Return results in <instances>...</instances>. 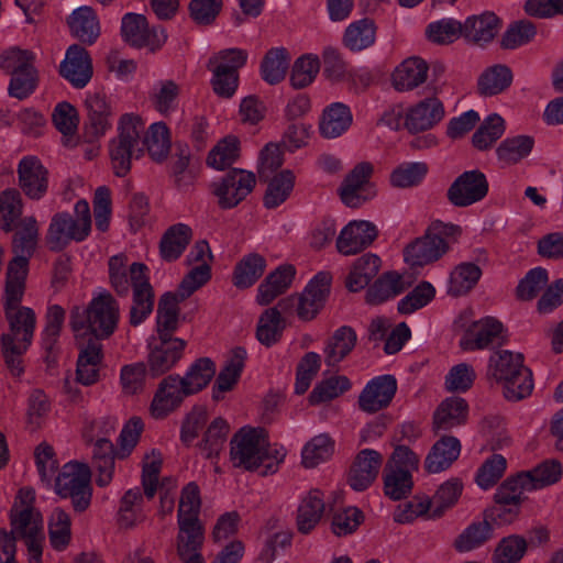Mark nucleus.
I'll return each instance as SVG.
<instances>
[{"instance_id":"f257e3e1","label":"nucleus","mask_w":563,"mask_h":563,"mask_svg":"<svg viewBox=\"0 0 563 563\" xmlns=\"http://www.w3.org/2000/svg\"><path fill=\"white\" fill-rule=\"evenodd\" d=\"M13 267L7 272L3 313L8 331L1 336V347L8 368L19 376L23 372L22 355L32 343L36 314L33 309L21 305L25 290L24 271L20 264Z\"/></svg>"},{"instance_id":"f03ea898","label":"nucleus","mask_w":563,"mask_h":563,"mask_svg":"<svg viewBox=\"0 0 563 563\" xmlns=\"http://www.w3.org/2000/svg\"><path fill=\"white\" fill-rule=\"evenodd\" d=\"M109 280L118 295L126 296L133 289L130 323L141 324L153 311L154 291L150 284L148 268L143 263L129 264L123 254L109 258Z\"/></svg>"},{"instance_id":"7ed1b4c3","label":"nucleus","mask_w":563,"mask_h":563,"mask_svg":"<svg viewBox=\"0 0 563 563\" xmlns=\"http://www.w3.org/2000/svg\"><path fill=\"white\" fill-rule=\"evenodd\" d=\"M230 456L233 466L267 475L278 470L286 450L271 445L263 429L242 428L231 440Z\"/></svg>"},{"instance_id":"20e7f679","label":"nucleus","mask_w":563,"mask_h":563,"mask_svg":"<svg viewBox=\"0 0 563 563\" xmlns=\"http://www.w3.org/2000/svg\"><path fill=\"white\" fill-rule=\"evenodd\" d=\"M120 319V307L108 291L92 297L86 308L74 307L70 311V328L76 341L80 339L109 338L115 330Z\"/></svg>"},{"instance_id":"39448f33","label":"nucleus","mask_w":563,"mask_h":563,"mask_svg":"<svg viewBox=\"0 0 563 563\" xmlns=\"http://www.w3.org/2000/svg\"><path fill=\"white\" fill-rule=\"evenodd\" d=\"M487 375L501 385L503 395L508 401H519L533 390L531 371L523 365L519 352L499 350L489 356Z\"/></svg>"},{"instance_id":"423d86ee","label":"nucleus","mask_w":563,"mask_h":563,"mask_svg":"<svg viewBox=\"0 0 563 563\" xmlns=\"http://www.w3.org/2000/svg\"><path fill=\"white\" fill-rule=\"evenodd\" d=\"M460 233V228L434 221L426 233L416 239L404 250L407 263L413 266H423L440 260L450 249V239Z\"/></svg>"},{"instance_id":"0eeeda50","label":"nucleus","mask_w":563,"mask_h":563,"mask_svg":"<svg viewBox=\"0 0 563 563\" xmlns=\"http://www.w3.org/2000/svg\"><path fill=\"white\" fill-rule=\"evenodd\" d=\"M35 492L30 487L21 488L11 509L12 534L21 538L25 544L44 541V526L41 512L34 508Z\"/></svg>"},{"instance_id":"6e6552de","label":"nucleus","mask_w":563,"mask_h":563,"mask_svg":"<svg viewBox=\"0 0 563 563\" xmlns=\"http://www.w3.org/2000/svg\"><path fill=\"white\" fill-rule=\"evenodd\" d=\"M91 473L82 463H66L55 477V490L63 498H70L77 511L86 510L91 501Z\"/></svg>"},{"instance_id":"1a4fd4ad","label":"nucleus","mask_w":563,"mask_h":563,"mask_svg":"<svg viewBox=\"0 0 563 563\" xmlns=\"http://www.w3.org/2000/svg\"><path fill=\"white\" fill-rule=\"evenodd\" d=\"M332 276L328 272L318 273L298 296L287 297L278 302L286 311L296 307L297 316L302 321H311L320 312L330 294Z\"/></svg>"},{"instance_id":"9d476101","label":"nucleus","mask_w":563,"mask_h":563,"mask_svg":"<svg viewBox=\"0 0 563 563\" xmlns=\"http://www.w3.org/2000/svg\"><path fill=\"white\" fill-rule=\"evenodd\" d=\"M255 175L243 169H232L220 181L212 185L218 203L223 209L238 206L253 190Z\"/></svg>"},{"instance_id":"9b49d317","label":"nucleus","mask_w":563,"mask_h":563,"mask_svg":"<svg viewBox=\"0 0 563 563\" xmlns=\"http://www.w3.org/2000/svg\"><path fill=\"white\" fill-rule=\"evenodd\" d=\"M186 342L183 339L161 335L148 343L147 366L152 376L170 371L181 358Z\"/></svg>"},{"instance_id":"f8f14e48","label":"nucleus","mask_w":563,"mask_h":563,"mask_svg":"<svg viewBox=\"0 0 563 563\" xmlns=\"http://www.w3.org/2000/svg\"><path fill=\"white\" fill-rule=\"evenodd\" d=\"M373 169L371 163L361 162L345 176L339 189L345 206L357 208L375 196V190L369 184Z\"/></svg>"},{"instance_id":"ddd939ff","label":"nucleus","mask_w":563,"mask_h":563,"mask_svg":"<svg viewBox=\"0 0 563 563\" xmlns=\"http://www.w3.org/2000/svg\"><path fill=\"white\" fill-rule=\"evenodd\" d=\"M488 192L486 176L475 169L461 174L449 187L446 196L455 207H468L483 200Z\"/></svg>"},{"instance_id":"4468645a","label":"nucleus","mask_w":563,"mask_h":563,"mask_svg":"<svg viewBox=\"0 0 563 563\" xmlns=\"http://www.w3.org/2000/svg\"><path fill=\"white\" fill-rule=\"evenodd\" d=\"M445 117V108L435 96L427 97L408 108L404 125L410 133L433 129Z\"/></svg>"},{"instance_id":"2eb2a0df","label":"nucleus","mask_w":563,"mask_h":563,"mask_svg":"<svg viewBox=\"0 0 563 563\" xmlns=\"http://www.w3.org/2000/svg\"><path fill=\"white\" fill-rule=\"evenodd\" d=\"M397 391V380L391 375H382L371 379L361 391L358 408L366 413H375L387 408Z\"/></svg>"},{"instance_id":"dca6fc26","label":"nucleus","mask_w":563,"mask_h":563,"mask_svg":"<svg viewBox=\"0 0 563 563\" xmlns=\"http://www.w3.org/2000/svg\"><path fill=\"white\" fill-rule=\"evenodd\" d=\"M121 32L124 41L131 45L152 49L159 47L167 38L163 29H150L145 16L136 13H126L122 18Z\"/></svg>"},{"instance_id":"f3484780","label":"nucleus","mask_w":563,"mask_h":563,"mask_svg":"<svg viewBox=\"0 0 563 563\" xmlns=\"http://www.w3.org/2000/svg\"><path fill=\"white\" fill-rule=\"evenodd\" d=\"M59 73L73 87H86L93 73L92 60L87 49L77 44L70 45L60 64Z\"/></svg>"},{"instance_id":"a211bd4d","label":"nucleus","mask_w":563,"mask_h":563,"mask_svg":"<svg viewBox=\"0 0 563 563\" xmlns=\"http://www.w3.org/2000/svg\"><path fill=\"white\" fill-rule=\"evenodd\" d=\"M376 227L365 220L349 222L336 239V249L343 255H353L368 247L377 238Z\"/></svg>"},{"instance_id":"6ab92c4d","label":"nucleus","mask_w":563,"mask_h":563,"mask_svg":"<svg viewBox=\"0 0 563 563\" xmlns=\"http://www.w3.org/2000/svg\"><path fill=\"white\" fill-rule=\"evenodd\" d=\"M19 185L33 200H40L48 188V173L35 156L23 157L18 165Z\"/></svg>"},{"instance_id":"aec40b11","label":"nucleus","mask_w":563,"mask_h":563,"mask_svg":"<svg viewBox=\"0 0 563 563\" xmlns=\"http://www.w3.org/2000/svg\"><path fill=\"white\" fill-rule=\"evenodd\" d=\"M383 463L382 455L372 449H364L357 453L350 468L349 484L356 490L367 489L376 479Z\"/></svg>"},{"instance_id":"412c9836","label":"nucleus","mask_w":563,"mask_h":563,"mask_svg":"<svg viewBox=\"0 0 563 563\" xmlns=\"http://www.w3.org/2000/svg\"><path fill=\"white\" fill-rule=\"evenodd\" d=\"M503 339V324L494 318H484L473 322L460 340L464 351L486 349L489 344Z\"/></svg>"},{"instance_id":"4be33fe9","label":"nucleus","mask_w":563,"mask_h":563,"mask_svg":"<svg viewBox=\"0 0 563 563\" xmlns=\"http://www.w3.org/2000/svg\"><path fill=\"white\" fill-rule=\"evenodd\" d=\"M188 396L179 384V377L169 375L158 385L150 406L151 416L163 419L180 406Z\"/></svg>"},{"instance_id":"5701e85b","label":"nucleus","mask_w":563,"mask_h":563,"mask_svg":"<svg viewBox=\"0 0 563 563\" xmlns=\"http://www.w3.org/2000/svg\"><path fill=\"white\" fill-rule=\"evenodd\" d=\"M87 130L95 137L103 136L112 126V107L106 93L88 92L85 100Z\"/></svg>"},{"instance_id":"b1692460","label":"nucleus","mask_w":563,"mask_h":563,"mask_svg":"<svg viewBox=\"0 0 563 563\" xmlns=\"http://www.w3.org/2000/svg\"><path fill=\"white\" fill-rule=\"evenodd\" d=\"M80 349L76 376L77 380L89 386L99 379V369L102 361V344L97 339H80L77 341Z\"/></svg>"},{"instance_id":"393cba45","label":"nucleus","mask_w":563,"mask_h":563,"mask_svg":"<svg viewBox=\"0 0 563 563\" xmlns=\"http://www.w3.org/2000/svg\"><path fill=\"white\" fill-rule=\"evenodd\" d=\"M177 523L176 550L180 560L189 563H205L200 553L205 540L202 523L191 521H177Z\"/></svg>"},{"instance_id":"a878e982","label":"nucleus","mask_w":563,"mask_h":563,"mask_svg":"<svg viewBox=\"0 0 563 563\" xmlns=\"http://www.w3.org/2000/svg\"><path fill=\"white\" fill-rule=\"evenodd\" d=\"M38 238V228L35 218L26 217L18 225L13 239V251L15 257L9 263L8 272H10L14 264H20L23 267V280L26 279L27 275V263L29 257L34 252Z\"/></svg>"},{"instance_id":"bb28decb","label":"nucleus","mask_w":563,"mask_h":563,"mask_svg":"<svg viewBox=\"0 0 563 563\" xmlns=\"http://www.w3.org/2000/svg\"><path fill=\"white\" fill-rule=\"evenodd\" d=\"M429 65L417 56L402 60L391 74V86L398 92L412 91L428 79Z\"/></svg>"},{"instance_id":"cd10ccee","label":"nucleus","mask_w":563,"mask_h":563,"mask_svg":"<svg viewBox=\"0 0 563 563\" xmlns=\"http://www.w3.org/2000/svg\"><path fill=\"white\" fill-rule=\"evenodd\" d=\"M68 213H56L49 223L47 242L52 250H62L70 241H84L88 232Z\"/></svg>"},{"instance_id":"c85d7f7f","label":"nucleus","mask_w":563,"mask_h":563,"mask_svg":"<svg viewBox=\"0 0 563 563\" xmlns=\"http://www.w3.org/2000/svg\"><path fill=\"white\" fill-rule=\"evenodd\" d=\"M526 481L521 473L516 477L508 478L497 489L495 500L500 506L498 517L504 521H510L517 514L522 495L528 490Z\"/></svg>"},{"instance_id":"c756f323","label":"nucleus","mask_w":563,"mask_h":563,"mask_svg":"<svg viewBox=\"0 0 563 563\" xmlns=\"http://www.w3.org/2000/svg\"><path fill=\"white\" fill-rule=\"evenodd\" d=\"M353 122V115L343 102H333L324 108L319 122V132L324 139H336L345 133Z\"/></svg>"},{"instance_id":"7c9ffc66","label":"nucleus","mask_w":563,"mask_h":563,"mask_svg":"<svg viewBox=\"0 0 563 563\" xmlns=\"http://www.w3.org/2000/svg\"><path fill=\"white\" fill-rule=\"evenodd\" d=\"M296 269L291 265H282L272 272L258 286L256 301L261 306L269 305L291 285Z\"/></svg>"},{"instance_id":"2f4dec72","label":"nucleus","mask_w":563,"mask_h":563,"mask_svg":"<svg viewBox=\"0 0 563 563\" xmlns=\"http://www.w3.org/2000/svg\"><path fill=\"white\" fill-rule=\"evenodd\" d=\"M461 453V443L455 437L445 435L438 440L426 457L429 473H440L449 468Z\"/></svg>"},{"instance_id":"473e14b6","label":"nucleus","mask_w":563,"mask_h":563,"mask_svg":"<svg viewBox=\"0 0 563 563\" xmlns=\"http://www.w3.org/2000/svg\"><path fill=\"white\" fill-rule=\"evenodd\" d=\"M468 412L467 402L457 396L444 399L433 415V429L446 431L465 423Z\"/></svg>"},{"instance_id":"72a5a7b5","label":"nucleus","mask_w":563,"mask_h":563,"mask_svg":"<svg viewBox=\"0 0 563 563\" xmlns=\"http://www.w3.org/2000/svg\"><path fill=\"white\" fill-rule=\"evenodd\" d=\"M500 29L499 19L492 12L473 15L463 24L464 38L474 44L482 45L490 42Z\"/></svg>"},{"instance_id":"f704fd0d","label":"nucleus","mask_w":563,"mask_h":563,"mask_svg":"<svg viewBox=\"0 0 563 563\" xmlns=\"http://www.w3.org/2000/svg\"><path fill=\"white\" fill-rule=\"evenodd\" d=\"M357 335L355 331L347 325L336 329L327 340L323 354L328 366H335L343 361L355 347Z\"/></svg>"},{"instance_id":"c9c22d12","label":"nucleus","mask_w":563,"mask_h":563,"mask_svg":"<svg viewBox=\"0 0 563 563\" xmlns=\"http://www.w3.org/2000/svg\"><path fill=\"white\" fill-rule=\"evenodd\" d=\"M192 239V230L185 223L169 227L159 242V255L166 262H174L181 256Z\"/></svg>"},{"instance_id":"e433bc0d","label":"nucleus","mask_w":563,"mask_h":563,"mask_svg":"<svg viewBox=\"0 0 563 563\" xmlns=\"http://www.w3.org/2000/svg\"><path fill=\"white\" fill-rule=\"evenodd\" d=\"M324 507L323 496L320 490L312 489L303 496L297 510L298 530L303 534L312 531L320 522Z\"/></svg>"},{"instance_id":"4c0bfd02","label":"nucleus","mask_w":563,"mask_h":563,"mask_svg":"<svg viewBox=\"0 0 563 563\" xmlns=\"http://www.w3.org/2000/svg\"><path fill=\"white\" fill-rule=\"evenodd\" d=\"M482 277L481 267L472 262H462L453 267L448 279V295L462 297L475 288Z\"/></svg>"},{"instance_id":"58836bf2","label":"nucleus","mask_w":563,"mask_h":563,"mask_svg":"<svg viewBox=\"0 0 563 563\" xmlns=\"http://www.w3.org/2000/svg\"><path fill=\"white\" fill-rule=\"evenodd\" d=\"M70 31L79 41L87 44L96 42L100 34V26L95 11L90 7L76 9L68 21Z\"/></svg>"},{"instance_id":"ea45409f","label":"nucleus","mask_w":563,"mask_h":563,"mask_svg":"<svg viewBox=\"0 0 563 563\" xmlns=\"http://www.w3.org/2000/svg\"><path fill=\"white\" fill-rule=\"evenodd\" d=\"M214 374V363L208 357H201L189 366L181 378L179 377V384L188 396L194 395L206 388Z\"/></svg>"},{"instance_id":"a19ab883","label":"nucleus","mask_w":563,"mask_h":563,"mask_svg":"<svg viewBox=\"0 0 563 563\" xmlns=\"http://www.w3.org/2000/svg\"><path fill=\"white\" fill-rule=\"evenodd\" d=\"M290 55L284 47L267 51L261 63V76L269 85L283 81L289 68Z\"/></svg>"},{"instance_id":"79ce46f5","label":"nucleus","mask_w":563,"mask_h":563,"mask_svg":"<svg viewBox=\"0 0 563 563\" xmlns=\"http://www.w3.org/2000/svg\"><path fill=\"white\" fill-rule=\"evenodd\" d=\"M494 536V528L487 520L474 521L455 539L454 548L460 553L471 552L483 547Z\"/></svg>"},{"instance_id":"37998d69","label":"nucleus","mask_w":563,"mask_h":563,"mask_svg":"<svg viewBox=\"0 0 563 563\" xmlns=\"http://www.w3.org/2000/svg\"><path fill=\"white\" fill-rule=\"evenodd\" d=\"M246 356L247 353L243 347L238 346L231 351L216 382L213 390V397L216 399L219 398L218 391L224 393L231 390L238 383L244 368Z\"/></svg>"},{"instance_id":"c03bdc74","label":"nucleus","mask_w":563,"mask_h":563,"mask_svg":"<svg viewBox=\"0 0 563 563\" xmlns=\"http://www.w3.org/2000/svg\"><path fill=\"white\" fill-rule=\"evenodd\" d=\"M380 258L375 254H365L357 258L346 278V287L351 291H358L365 288L378 274Z\"/></svg>"},{"instance_id":"a18cd8bd","label":"nucleus","mask_w":563,"mask_h":563,"mask_svg":"<svg viewBox=\"0 0 563 563\" xmlns=\"http://www.w3.org/2000/svg\"><path fill=\"white\" fill-rule=\"evenodd\" d=\"M180 86L173 79L157 80L150 92V100L159 113L169 114L178 107Z\"/></svg>"},{"instance_id":"49530a36","label":"nucleus","mask_w":563,"mask_h":563,"mask_svg":"<svg viewBox=\"0 0 563 563\" xmlns=\"http://www.w3.org/2000/svg\"><path fill=\"white\" fill-rule=\"evenodd\" d=\"M407 286L398 273H385L368 288L366 300L369 303L384 302L404 292Z\"/></svg>"},{"instance_id":"de8ad7c7","label":"nucleus","mask_w":563,"mask_h":563,"mask_svg":"<svg viewBox=\"0 0 563 563\" xmlns=\"http://www.w3.org/2000/svg\"><path fill=\"white\" fill-rule=\"evenodd\" d=\"M376 26L369 19L351 23L344 33L343 44L352 52H360L375 43Z\"/></svg>"},{"instance_id":"09e8293b","label":"nucleus","mask_w":563,"mask_h":563,"mask_svg":"<svg viewBox=\"0 0 563 563\" xmlns=\"http://www.w3.org/2000/svg\"><path fill=\"white\" fill-rule=\"evenodd\" d=\"M240 156V141L234 135H227L210 150L207 165L217 170H223L234 164Z\"/></svg>"},{"instance_id":"8fccbe9b","label":"nucleus","mask_w":563,"mask_h":563,"mask_svg":"<svg viewBox=\"0 0 563 563\" xmlns=\"http://www.w3.org/2000/svg\"><path fill=\"white\" fill-rule=\"evenodd\" d=\"M562 476V465L556 460H547L534 468L521 473V478L526 481L528 490L540 489L555 484Z\"/></svg>"},{"instance_id":"3c124183","label":"nucleus","mask_w":563,"mask_h":563,"mask_svg":"<svg viewBox=\"0 0 563 563\" xmlns=\"http://www.w3.org/2000/svg\"><path fill=\"white\" fill-rule=\"evenodd\" d=\"M266 261L263 256L251 253L245 255L235 266L233 284L238 288H249L264 274Z\"/></svg>"},{"instance_id":"603ef678","label":"nucleus","mask_w":563,"mask_h":563,"mask_svg":"<svg viewBox=\"0 0 563 563\" xmlns=\"http://www.w3.org/2000/svg\"><path fill=\"white\" fill-rule=\"evenodd\" d=\"M144 494L135 487L126 490L120 500L119 522L124 528L133 527L145 519Z\"/></svg>"},{"instance_id":"864d4df0","label":"nucleus","mask_w":563,"mask_h":563,"mask_svg":"<svg viewBox=\"0 0 563 563\" xmlns=\"http://www.w3.org/2000/svg\"><path fill=\"white\" fill-rule=\"evenodd\" d=\"M294 186L295 175L291 170L285 169L274 175L268 181L264 206L268 209L277 208L288 199Z\"/></svg>"},{"instance_id":"5fc2aeb1","label":"nucleus","mask_w":563,"mask_h":563,"mask_svg":"<svg viewBox=\"0 0 563 563\" xmlns=\"http://www.w3.org/2000/svg\"><path fill=\"white\" fill-rule=\"evenodd\" d=\"M285 329V321L277 308L266 309L260 317L256 329V338L266 345L272 346L277 343Z\"/></svg>"},{"instance_id":"6e6d98bb","label":"nucleus","mask_w":563,"mask_h":563,"mask_svg":"<svg viewBox=\"0 0 563 563\" xmlns=\"http://www.w3.org/2000/svg\"><path fill=\"white\" fill-rule=\"evenodd\" d=\"M141 153V146L113 137L109 143V154L114 174L119 177L125 176L131 169L132 159L137 158Z\"/></svg>"},{"instance_id":"4d7b16f0","label":"nucleus","mask_w":563,"mask_h":563,"mask_svg":"<svg viewBox=\"0 0 563 563\" xmlns=\"http://www.w3.org/2000/svg\"><path fill=\"white\" fill-rule=\"evenodd\" d=\"M511 81L512 74L507 66L494 65L478 78V91L483 96H495L506 90Z\"/></svg>"},{"instance_id":"13d9d810","label":"nucleus","mask_w":563,"mask_h":563,"mask_svg":"<svg viewBox=\"0 0 563 563\" xmlns=\"http://www.w3.org/2000/svg\"><path fill=\"white\" fill-rule=\"evenodd\" d=\"M320 70V60L317 55L305 54L298 57L290 70V85L295 89H302L310 86Z\"/></svg>"},{"instance_id":"bf43d9fd","label":"nucleus","mask_w":563,"mask_h":563,"mask_svg":"<svg viewBox=\"0 0 563 563\" xmlns=\"http://www.w3.org/2000/svg\"><path fill=\"white\" fill-rule=\"evenodd\" d=\"M334 452V441L325 433L313 437L302 449V464L312 468L329 460Z\"/></svg>"},{"instance_id":"052dcab7","label":"nucleus","mask_w":563,"mask_h":563,"mask_svg":"<svg viewBox=\"0 0 563 563\" xmlns=\"http://www.w3.org/2000/svg\"><path fill=\"white\" fill-rule=\"evenodd\" d=\"M533 144L534 141L531 136L517 135L504 140L498 146L496 153L499 161L511 165L527 157L531 153Z\"/></svg>"},{"instance_id":"680f3d73","label":"nucleus","mask_w":563,"mask_h":563,"mask_svg":"<svg viewBox=\"0 0 563 563\" xmlns=\"http://www.w3.org/2000/svg\"><path fill=\"white\" fill-rule=\"evenodd\" d=\"M144 144L154 161H164L170 151V136L166 124L162 122L153 123L145 134Z\"/></svg>"},{"instance_id":"e2e57ef3","label":"nucleus","mask_w":563,"mask_h":563,"mask_svg":"<svg viewBox=\"0 0 563 563\" xmlns=\"http://www.w3.org/2000/svg\"><path fill=\"white\" fill-rule=\"evenodd\" d=\"M179 308L177 297L170 292L162 296L157 307V332L161 335L170 336L178 327Z\"/></svg>"},{"instance_id":"0e129e2a","label":"nucleus","mask_w":563,"mask_h":563,"mask_svg":"<svg viewBox=\"0 0 563 563\" xmlns=\"http://www.w3.org/2000/svg\"><path fill=\"white\" fill-rule=\"evenodd\" d=\"M463 490V484L457 478H451L444 482L435 492L430 501L432 503V515L430 518H437L443 512L454 506L459 500Z\"/></svg>"},{"instance_id":"69168bd1","label":"nucleus","mask_w":563,"mask_h":563,"mask_svg":"<svg viewBox=\"0 0 563 563\" xmlns=\"http://www.w3.org/2000/svg\"><path fill=\"white\" fill-rule=\"evenodd\" d=\"M505 132V121L497 114L488 115L473 134V145L481 151L489 148Z\"/></svg>"},{"instance_id":"338daca9","label":"nucleus","mask_w":563,"mask_h":563,"mask_svg":"<svg viewBox=\"0 0 563 563\" xmlns=\"http://www.w3.org/2000/svg\"><path fill=\"white\" fill-rule=\"evenodd\" d=\"M412 475L398 468L384 470V493L393 500L406 498L412 490Z\"/></svg>"},{"instance_id":"774afa93","label":"nucleus","mask_w":563,"mask_h":563,"mask_svg":"<svg viewBox=\"0 0 563 563\" xmlns=\"http://www.w3.org/2000/svg\"><path fill=\"white\" fill-rule=\"evenodd\" d=\"M527 541L519 536L503 538L496 545L492 561L493 563H517L527 552Z\"/></svg>"}]
</instances>
